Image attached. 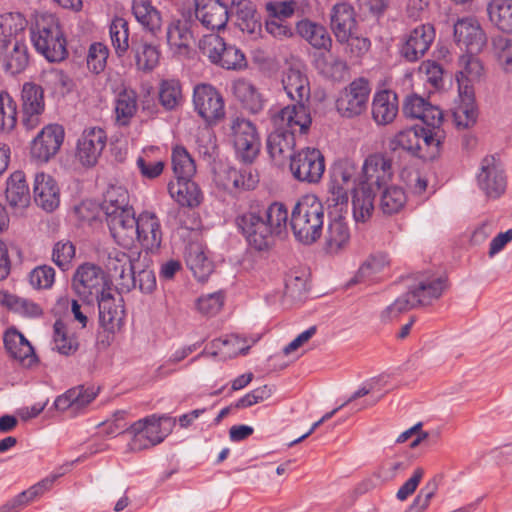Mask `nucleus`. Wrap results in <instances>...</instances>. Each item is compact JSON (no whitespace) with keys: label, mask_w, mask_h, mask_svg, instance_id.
Returning <instances> with one entry per match:
<instances>
[{"label":"nucleus","mask_w":512,"mask_h":512,"mask_svg":"<svg viewBox=\"0 0 512 512\" xmlns=\"http://www.w3.org/2000/svg\"><path fill=\"white\" fill-rule=\"evenodd\" d=\"M288 217V210L281 202L265 205L251 201L247 210L239 214L235 222L249 245L262 251L270 246L274 237L286 232Z\"/></svg>","instance_id":"f257e3e1"},{"label":"nucleus","mask_w":512,"mask_h":512,"mask_svg":"<svg viewBox=\"0 0 512 512\" xmlns=\"http://www.w3.org/2000/svg\"><path fill=\"white\" fill-rule=\"evenodd\" d=\"M324 207L314 194L302 196L291 212V229L297 241L311 245L322 235L324 226Z\"/></svg>","instance_id":"f03ea898"},{"label":"nucleus","mask_w":512,"mask_h":512,"mask_svg":"<svg viewBox=\"0 0 512 512\" xmlns=\"http://www.w3.org/2000/svg\"><path fill=\"white\" fill-rule=\"evenodd\" d=\"M30 38L35 50L49 62H59L66 58V39L54 15H38L30 29Z\"/></svg>","instance_id":"7ed1b4c3"},{"label":"nucleus","mask_w":512,"mask_h":512,"mask_svg":"<svg viewBox=\"0 0 512 512\" xmlns=\"http://www.w3.org/2000/svg\"><path fill=\"white\" fill-rule=\"evenodd\" d=\"M359 176L357 165L349 159L334 164L326 200L329 208L336 209L337 212H347L348 191L359 184Z\"/></svg>","instance_id":"20e7f679"},{"label":"nucleus","mask_w":512,"mask_h":512,"mask_svg":"<svg viewBox=\"0 0 512 512\" xmlns=\"http://www.w3.org/2000/svg\"><path fill=\"white\" fill-rule=\"evenodd\" d=\"M168 419L167 416L153 414L134 422L124 431L130 435L128 449L141 451L161 443L169 434V429L162 428V422Z\"/></svg>","instance_id":"39448f33"},{"label":"nucleus","mask_w":512,"mask_h":512,"mask_svg":"<svg viewBox=\"0 0 512 512\" xmlns=\"http://www.w3.org/2000/svg\"><path fill=\"white\" fill-rule=\"evenodd\" d=\"M203 55L227 70H241L247 66L244 53L235 45H228L216 34L204 36L199 43Z\"/></svg>","instance_id":"423d86ee"},{"label":"nucleus","mask_w":512,"mask_h":512,"mask_svg":"<svg viewBox=\"0 0 512 512\" xmlns=\"http://www.w3.org/2000/svg\"><path fill=\"white\" fill-rule=\"evenodd\" d=\"M371 87L365 78H357L343 88L335 103L337 112L344 118L352 119L367 111Z\"/></svg>","instance_id":"0eeeda50"},{"label":"nucleus","mask_w":512,"mask_h":512,"mask_svg":"<svg viewBox=\"0 0 512 512\" xmlns=\"http://www.w3.org/2000/svg\"><path fill=\"white\" fill-rule=\"evenodd\" d=\"M447 287L446 277L420 273L408 279L407 292L416 307L428 306L438 300Z\"/></svg>","instance_id":"6e6552de"},{"label":"nucleus","mask_w":512,"mask_h":512,"mask_svg":"<svg viewBox=\"0 0 512 512\" xmlns=\"http://www.w3.org/2000/svg\"><path fill=\"white\" fill-rule=\"evenodd\" d=\"M230 130L237 157L245 163H251L257 157L261 145L255 125L237 117L231 121Z\"/></svg>","instance_id":"1a4fd4ad"},{"label":"nucleus","mask_w":512,"mask_h":512,"mask_svg":"<svg viewBox=\"0 0 512 512\" xmlns=\"http://www.w3.org/2000/svg\"><path fill=\"white\" fill-rule=\"evenodd\" d=\"M193 105L198 115L209 125L225 116V103L220 92L210 84H198L193 91Z\"/></svg>","instance_id":"9d476101"},{"label":"nucleus","mask_w":512,"mask_h":512,"mask_svg":"<svg viewBox=\"0 0 512 512\" xmlns=\"http://www.w3.org/2000/svg\"><path fill=\"white\" fill-rule=\"evenodd\" d=\"M141 251L127 254L120 250H113L109 253L106 268L110 277L117 283L123 291H130L136 288V269L135 258L140 257Z\"/></svg>","instance_id":"9b49d317"},{"label":"nucleus","mask_w":512,"mask_h":512,"mask_svg":"<svg viewBox=\"0 0 512 512\" xmlns=\"http://www.w3.org/2000/svg\"><path fill=\"white\" fill-rule=\"evenodd\" d=\"M290 170L299 181L317 183L325 171L324 157L318 149L307 147L291 157Z\"/></svg>","instance_id":"f8f14e48"},{"label":"nucleus","mask_w":512,"mask_h":512,"mask_svg":"<svg viewBox=\"0 0 512 512\" xmlns=\"http://www.w3.org/2000/svg\"><path fill=\"white\" fill-rule=\"evenodd\" d=\"M270 118L273 127L294 136L296 133H307L312 123L308 106L301 103L287 105L278 111L271 112Z\"/></svg>","instance_id":"ddd939ff"},{"label":"nucleus","mask_w":512,"mask_h":512,"mask_svg":"<svg viewBox=\"0 0 512 512\" xmlns=\"http://www.w3.org/2000/svg\"><path fill=\"white\" fill-rule=\"evenodd\" d=\"M105 274L100 267L92 263L80 265L73 277V289L84 301L91 302L102 291L107 290Z\"/></svg>","instance_id":"4468645a"},{"label":"nucleus","mask_w":512,"mask_h":512,"mask_svg":"<svg viewBox=\"0 0 512 512\" xmlns=\"http://www.w3.org/2000/svg\"><path fill=\"white\" fill-rule=\"evenodd\" d=\"M476 180L478 188L489 199L499 198L507 187L504 170L494 156H486L482 159Z\"/></svg>","instance_id":"2eb2a0df"},{"label":"nucleus","mask_w":512,"mask_h":512,"mask_svg":"<svg viewBox=\"0 0 512 512\" xmlns=\"http://www.w3.org/2000/svg\"><path fill=\"white\" fill-rule=\"evenodd\" d=\"M435 39L431 24H420L404 34L399 44V53L408 62H416L429 50Z\"/></svg>","instance_id":"dca6fc26"},{"label":"nucleus","mask_w":512,"mask_h":512,"mask_svg":"<svg viewBox=\"0 0 512 512\" xmlns=\"http://www.w3.org/2000/svg\"><path fill=\"white\" fill-rule=\"evenodd\" d=\"M391 160L382 153L368 155L362 165L359 185L368 186L374 191L385 187L392 179Z\"/></svg>","instance_id":"f3484780"},{"label":"nucleus","mask_w":512,"mask_h":512,"mask_svg":"<svg viewBox=\"0 0 512 512\" xmlns=\"http://www.w3.org/2000/svg\"><path fill=\"white\" fill-rule=\"evenodd\" d=\"M65 137L64 128L59 124L44 126L32 140L30 154L38 162L46 163L60 150Z\"/></svg>","instance_id":"a211bd4d"},{"label":"nucleus","mask_w":512,"mask_h":512,"mask_svg":"<svg viewBox=\"0 0 512 512\" xmlns=\"http://www.w3.org/2000/svg\"><path fill=\"white\" fill-rule=\"evenodd\" d=\"M138 242L146 253L156 254L160 251L163 241V230L156 213L145 210L138 214L135 230V242Z\"/></svg>","instance_id":"6ab92c4d"},{"label":"nucleus","mask_w":512,"mask_h":512,"mask_svg":"<svg viewBox=\"0 0 512 512\" xmlns=\"http://www.w3.org/2000/svg\"><path fill=\"white\" fill-rule=\"evenodd\" d=\"M21 100L22 124L26 130H34L41 124L45 110L42 86L32 82L24 83Z\"/></svg>","instance_id":"aec40b11"},{"label":"nucleus","mask_w":512,"mask_h":512,"mask_svg":"<svg viewBox=\"0 0 512 512\" xmlns=\"http://www.w3.org/2000/svg\"><path fill=\"white\" fill-rule=\"evenodd\" d=\"M213 181L218 189L229 194L254 189L258 183L257 177L251 171L224 165L215 170Z\"/></svg>","instance_id":"412c9836"},{"label":"nucleus","mask_w":512,"mask_h":512,"mask_svg":"<svg viewBox=\"0 0 512 512\" xmlns=\"http://www.w3.org/2000/svg\"><path fill=\"white\" fill-rule=\"evenodd\" d=\"M105 144L106 134L103 129L86 128L77 141L76 156L82 165L93 166L97 163Z\"/></svg>","instance_id":"4be33fe9"},{"label":"nucleus","mask_w":512,"mask_h":512,"mask_svg":"<svg viewBox=\"0 0 512 512\" xmlns=\"http://www.w3.org/2000/svg\"><path fill=\"white\" fill-rule=\"evenodd\" d=\"M454 37L471 54L480 53L487 44V37L475 18L459 19L454 24Z\"/></svg>","instance_id":"5701e85b"},{"label":"nucleus","mask_w":512,"mask_h":512,"mask_svg":"<svg viewBox=\"0 0 512 512\" xmlns=\"http://www.w3.org/2000/svg\"><path fill=\"white\" fill-rule=\"evenodd\" d=\"M110 234L114 241L124 248L135 245V230L138 216L134 209L124 210L123 213L105 218Z\"/></svg>","instance_id":"b1692460"},{"label":"nucleus","mask_w":512,"mask_h":512,"mask_svg":"<svg viewBox=\"0 0 512 512\" xmlns=\"http://www.w3.org/2000/svg\"><path fill=\"white\" fill-rule=\"evenodd\" d=\"M403 113L406 117L419 119L425 125L432 128H439L443 121V113L440 108L416 94L408 95L405 98Z\"/></svg>","instance_id":"393cba45"},{"label":"nucleus","mask_w":512,"mask_h":512,"mask_svg":"<svg viewBox=\"0 0 512 512\" xmlns=\"http://www.w3.org/2000/svg\"><path fill=\"white\" fill-rule=\"evenodd\" d=\"M99 308V321L106 330L114 331L123 320L124 308L121 296L113 293L110 287L96 297Z\"/></svg>","instance_id":"a878e982"},{"label":"nucleus","mask_w":512,"mask_h":512,"mask_svg":"<svg viewBox=\"0 0 512 512\" xmlns=\"http://www.w3.org/2000/svg\"><path fill=\"white\" fill-rule=\"evenodd\" d=\"M195 15L207 29L221 30L229 19L228 7L221 0H194Z\"/></svg>","instance_id":"bb28decb"},{"label":"nucleus","mask_w":512,"mask_h":512,"mask_svg":"<svg viewBox=\"0 0 512 512\" xmlns=\"http://www.w3.org/2000/svg\"><path fill=\"white\" fill-rule=\"evenodd\" d=\"M166 42L174 55L188 54L194 42L191 22L185 18H175L169 21L166 27Z\"/></svg>","instance_id":"cd10ccee"},{"label":"nucleus","mask_w":512,"mask_h":512,"mask_svg":"<svg viewBox=\"0 0 512 512\" xmlns=\"http://www.w3.org/2000/svg\"><path fill=\"white\" fill-rule=\"evenodd\" d=\"M330 25L338 42H348L356 27L354 8L345 2L335 4L330 13Z\"/></svg>","instance_id":"c85d7f7f"},{"label":"nucleus","mask_w":512,"mask_h":512,"mask_svg":"<svg viewBox=\"0 0 512 512\" xmlns=\"http://www.w3.org/2000/svg\"><path fill=\"white\" fill-rule=\"evenodd\" d=\"M0 63L12 75L23 72L29 64V51L25 39L0 46Z\"/></svg>","instance_id":"c756f323"},{"label":"nucleus","mask_w":512,"mask_h":512,"mask_svg":"<svg viewBox=\"0 0 512 512\" xmlns=\"http://www.w3.org/2000/svg\"><path fill=\"white\" fill-rule=\"evenodd\" d=\"M4 345L8 353L19 363L26 367H32L36 361V355L30 342L16 329H9L4 334Z\"/></svg>","instance_id":"7c9ffc66"},{"label":"nucleus","mask_w":512,"mask_h":512,"mask_svg":"<svg viewBox=\"0 0 512 512\" xmlns=\"http://www.w3.org/2000/svg\"><path fill=\"white\" fill-rule=\"evenodd\" d=\"M34 199L37 205L47 212H51L59 206V187L52 176L45 173L36 174Z\"/></svg>","instance_id":"2f4dec72"},{"label":"nucleus","mask_w":512,"mask_h":512,"mask_svg":"<svg viewBox=\"0 0 512 512\" xmlns=\"http://www.w3.org/2000/svg\"><path fill=\"white\" fill-rule=\"evenodd\" d=\"M371 114L377 125L392 123L398 114L397 95L389 90L376 92L372 99Z\"/></svg>","instance_id":"473e14b6"},{"label":"nucleus","mask_w":512,"mask_h":512,"mask_svg":"<svg viewBox=\"0 0 512 512\" xmlns=\"http://www.w3.org/2000/svg\"><path fill=\"white\" fill-rule=\"evenodd\" d=\"M295 147V136L282 129L273 127V131L267 138V150L272 160L277 165H283L293 157Z\"/></svg>","instance_id":"72a5a7b5"},{"label":"nucleus","mask_w":512,"mask_h":512,"mask_svg":"<svg viewBox=\"0 0 512 512\" xmlns=\"http://www.w3.org/2000/svg\"><path fill=\"white\" fill-rule=\"evenodd\" d=\"M295 30L313 48L325 51L331 49L332 38L324 25L305 18L296 23Z\"/></svg>","instance_id":"f704fd0d"},{"label":"nucleus","mask_w":512,"mask_h":512,"mask_svg":"<svg viewBox=\"0 0 512 512\" xmlns=\"http://www.w3.org/2000/svg\"><path fill=\"white\" fill-rule=\"evenodd\" d=\"M286 95L295 103L306 104L310 99L311 89L307 75L294 68L288 69L282 78Z\"/></svg>","instance_id":"c9c22d12"},{"label":"nucleus","mask_w":512,"mask_h":512,"mask_svg":"<svg viewBox=\"0 0 512 512\" xmlns=\"http://www.w3.org/2000/svg\"><path fill=\"white\" fill-rule=\"evenodd\" d=\"M232 92L242 107L250 113H258L264 108L265 99L259 89L245 78L232 83Z\"/></svg>","instance_id":"e433bc0d"},{"label":"nucleus","mask_w":512,"mask_h":512,"mask_svg":"<svg viewBox=\"0 0 512 512\" xmlns=\"http://www.w3.org/2000/svg\"><path fill=\"white\" fill-rule=\"evenodd\" d=\"M131 11L145 31L152 35H157L161 31L162 15L151 0H132Z\"/></svg>","instance_id":"4c0bfd02"},{"label":"nucleus","mask_w":512,"mask_h":512,"mask_svg":"<svg viewBox=\"0 0 512 512\" xmlns=\"http://www.w3.org/2000/svg\"><path fill=\"white\" fill-rule=\"evenodd\" d=\"M5 197L11 208L23 210L30 204V190L22 171L13 172L6 182Z\"/></svg>","instance_id":"58836bf2"},{"label":"nucleus","mask_w":512,"mask_h":512,"mask_svg":"<svg viewBox=\"0 0 512 512\" xmlns=\"http://www.w3.org/2000/svg\"><path fill=\"white\" fill-rule=\"evenodd\" d=\"M28 21L20 12H7L0 15V46L25 39Z\"/></svg>","instance_id":"ea45409f"},{"label":"nucleus","mask_w":512,"mask_h":512,"mask_svg":"<svg viewBox=\"0 0 512 512\" xmlns=\"http://www.w3.org/2000/svg\"><path fill=\"white\" fill-rule=\"evenodd\" d=\"M191 178L192 177H186V179L176 178L175 181H171L168 184V192L171 198L181 206L196 207L201 203V191Z\"/></svg>","instance_id":"a19ab883"},{"label":"nucleus","mask_w":512,"mask_h":512,"mask_svg":"<svg viewBox=\"0 0 512 512\" xmlns=\"http://www.w3.org/2000/svg\"><path fill=\"white\" fill-rule=\"evenodd\" d=\"M334 213L336 216L330 219L325 237L326 249L330 253L339 252L348 245L350 240V230L342 217L343 212H337L334 209ZM332 214L333 212H331Z\"/></svg>","instance_id":"79ce46f5"},{"label":"nucleus","mask_w":512,"mask_h":512,"mask_svg":"<svg viewBox=\"0 0 512 512\" xmlns=\"http://www.w3.org/2000/svg\"><path fill=\"white\" fill-rule=\"evenodd\" d=\"M376 191L368 186L357 185L352 189V214L356 223L367 222L374 212Z\"/></svg>","instance_id":"37998d69"},{"label":"nucleus","mask_w":512,"mask_h":512,"mask_svg":"<svg viewBox=\"0 0 512 512\" xmlns=\"http://www.w3.org/2000/svg\"><path fill=\"white\" fill-rule=\"evenodd\" d=\"M57 478V475L46 477L37 484L31 486L29 489L19 493L3 504L0 507V512H17L29 502L33 501L36 497L48 491Z\"/></svg>","instance_id":"c03bdc74"},{"label":"nucleus","mask_w":512,"mask_h":512,"mask_svg":"<svg viewBox=\"0 0 512 512\" xmlns=\"http://www.w3.org/2000/svg\"><path fill=\"white\" fill-rule=\"evenodd\" d=\"M186 263L199 281L206 280L214 268L205 249L198 243H191L187 247Z\"/></svg>","instance_id":"a18cd8bd"},{"label":"nucleus","mask_w":512,"mask_h":512,"mask_svg":"<svg viewBox=\"0 0 512 512\" xmlns=\"http://www.w3.org/2000/svg\"><path fill=\"white\" fill-rule=\"evenodd\" d=\"M101 209L105 218L112 217L124 212V210L134 209L130 204L128 191L121 186H111L104 194Z\"/></svg>","instance_id":"49530a36"},{"label":"nucleus","mask_w":512,"mask_h":512,"mask_svg":"<svg viewBox=\"0 0 512 512\" xmlns=\"http://www.w3.org/2000/svg\"><path fill=\"white\" fill-rule=\"evenodd\" d=\"M489 20L501 31L512 33V0H491L487 5Z\"/></svg>","instance_id":"de8ad7c7"},{"label":"nucleus","mask_w":512,"mask_h":512,"mask_svg":"<svg viewBox=\"0 0 512 512\" xmlns=\"http://www.w3.org/2000/svg\"><path fill=\"white\" fill-rule=\"evenodd\" d=\"M390 258L384 252L371 254L358 270V276L362 279L378 280L386 275L390 269Z\"/></svg>","instance_id":"09e8293b"},{"label":"nucleus","mask_w":512,"mask_h":512,"mask_svg":"<svg viewBox=\"0 0 512 512\" xmlns=\"http://www.w3.org/2000/svg\"><path fill=\"white\" fill-rule=\"evenodd\" d=\"M389 148L393 151L402 149L414 156L422 157L423 147L419 129H405L395 134L389 141Z\"/></svg>","instance_id":"8fccbe9b"},{"label":"nucleus","mask_w":512,"mask_h":512,"mask_svg":"<svg viewBox=\"0 0 512 512\" xmlns=\"http://www.w3.org/2000/svg\"><path fill=\"white\" fill-rule=\"evenodd\" d=\"M137 112V94L134 90L124 89L115 100V115L118 125L126 126Z\"/></svg>","instance_id":"3c124183"},{"label":"nucleus","mask_w":512,"mask_h":512,"mask_svg":"<svg viewBox=\"0 0 512 512\" xmlns=\"http://www.w3.org/2000/svg\"><path fill=\"white\" fill-rule=\"evenodd\" d=\"M132 51L135 54L137 68L142 71H151L159 63L160 53L155 45L144 40L133 41Z\"/></svg>","instance_id":"603ef678"},{"label":"nucleus","mask_w":512,"mask_h":512,"mask_svg":"<svg viewBox=\"0 0 512 512\" xmlns=\"http://www.w3.org/2000/svg\"><path fill=\"white\" fill-rule=\"evenodd\" d=\"M40 83L44 89L54 94L64 95L68 93L73 86L72 80L62 70L47 69L40 75Z\"/></svg>","instance_id":"864d4df0"},{"label":"nucleus","mask_w":512,"mask_h":512,"mask_svg":"<svg viewBox=\"0 0 512 512\" xmlns=\"http://www.w3.org/2000/svg\"><path fill=\"white\" fill-rule=\"evenodd\" d=\"M53 349L62 355L74 354L79 348V342L74 333L68 331L66 325L57 320L53 326Z\"/></svg>","instance_id":"5fc2aeb1"},{"label":"nucleus","mask_w":512,"mask_h":512,"mask_svg":"<svg viewBox=\"0 0 512 512\" xmlns=\"http://www.w3.org/2000/svg\"><path fill=\"white\" fill-rule=\"evenodd\" d=\"M478 111L474 99L466 95L453 110V120L457 128L467 129L475 125Z\"/></svg>","instance_id":"6e6d98bb"},{"label":"nucleus","mask_w":512,"mask_h":512,"mask_svg":"<svg viewBox=\"0 0 512 512\" xmlns=\"http://www.w3.org/2000/svg\"><path fill=\"white\" fill-rule=\"evenodd\" d=\"M182 100V89L178 80L167 79L160 82L159 102L166 110H175Z\"/></svg>","instance_id":"4d7b16f0"},{"label":"nucleus","mask_w":512,"mask_h":512,"mask_svg":"<svg viewBox=\"0 0 512 512\" xmlns=\"http://www.w3.org/2000/svg\"><path fill=\"white\" fill-rule=\"evenodd\" d=\"M407 201L403 188L392 185L386 187L380 197V208L384 214H395L402 210Z\"/></svg>","instance_id":"13d9d810"},{"label":"nucleus","mask_w":512,"mask_h":512,"mask_svg":"<svg viewBox=\"0 0 512 512\" xmlns=\"http://www.w3.org/2000/svg\"><path fill=\"white\" fill-rule=\"evenodd\" d=\"M172 166L175 177L186 179L196 172L194 160L183 146H175L172 150Z\"/></svg>","instance_id":"bf43d9fd"},{"label":"nucleus","mask_w":512,"mask_h":512,"mask_svg":"<svg viewBox=\"0 0 512 512\" xmlns=\"http://www.w3.org/2000/svg\"><path fill=\"white\" fill-rule=\"evenodd\" d=\"M17 123V105L10 94L0 91V130L11 132Z\"/></svg>","instance_id":"052dcab7"},{"label":"nucleus","mask_w":512,"mask_h":512,"mask_svg":"<svg viewBox=\"0 0 512 512\" xmlns=\"http://www.w3.org/2000/svg\"><path fill=\"white\" fill-rule=\"evenodd\" d=\"M158 151L157 147H149L144 149L137 158L136 165L144 178L155 179L162 174L165 166L164 162L162 160H152L150 157L151 154Z\"/></svg>","instance_id":"680f3d73"},{"label":"nucleus","mask_w":512,"mask_h":512,"mask_svg":"<svg viewBox=\"0 0 512 512\" xmlns=\"http://www.w3.org/2000/svg\"><path fill=\"white\" fill-rule=\"evenodd\" d=\"M110 38L116 53L121 56L129 48V27L124 18H115L109 28Z\"/></svg>","instance_id":"e2e57ef3"},{"label":"nucleus","mask_w":512,"mask_h":512,"mask_svg":"<svg viewBox=\"0 0 512 512\" xmlns=\"http://www.w3.org/2000/svg\"><path fill=\"white\" fill-rule=\"evenodd\" d=\"M492 53L499 66L506 72H512V39L496 36L492 39Z\"/></svg>","instance_id":"0e129e2a"},{"label":"nucleus","mask_w":512,"mask_h":512,"mask_svg":"<svg viewBox=\"0 0 512 512\" xmlns=\"http://www.w3.org/2000/svg\"><path fill=\"white\" fill-rule=\"evenodd\" d=\"M108 56L109 50L106 45L100 42L92 43L87 54L88 69L95 74L101 73L106 67Z\"/></svg>","instance_id":"69168bd1"},{"label":"nucleus","mask_w":512,"mask_h":512,"mask_svg":"<svg viewBox=\"0 0 512 512\" xmlns=\"http://www.w3.org/2000/svg\"><path fill=\"white\" fill-rule=\"evenodd\" d=\"M474 55L467 52V54L462 55L459 59L461 67L459 74L470 82L479 80L484 70L481 61Z\"/></svg>","instance_id":"338daca9"},{"label":"nucleus","mask_w":512,"mask_h":512,"mask_svg":"<svg viewBox=\"0 0 512 512\" xmlns=\"http://www.w3.org/2000/svg\"><path fill=\"white\" fill-rule=\"evenodd\" d=\"M416 308L408 292L399 296L392 304L387 306L381 312V320L383 322H390L398 318L402 313Z\"/></svg>","instance_id":"774afa93"}]
</instances>
